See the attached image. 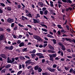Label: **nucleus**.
I'll return each instance as SVG.
<instances>
[{"label":"nucleus","mask_w":75,"mask_h":75,"mask_svg":"<svg viewBox=\"0 0 75 75\" xmlns=\"http://www.w3.org/2000/svg\"><path fill=\"white\" fill-rule=\"evenodd\" d=\"M52 41H53L54 44H57V40L55 39H52Z\"/></svg>","instance_id":"obj_18"},{"label":"nucleus","mask_w":75,"mask_h":75,"mask_svg":"<svg viewBox=\"0 0 75 75\" xmlns=\"http://www.w3.org/2000/svg\"><path fill=\"white\" fill-rule=\"evenodd\" d=\"M26 16H28V17H30L31 18H32L33 17H32V15L31 14L29 13L28 14H26Z\"/></svg>","instance_id":"obj_9"},{"label":"nucleus","mask_w":75,"mask_h":75,"mask_svg":"<svg viewBox=\"0 0 75 75\" xmlns=\"http://www.w3.org/2000/svg\"><path fill=\"white\" fill-rule=\"evenodd\" d=\"M36 55H37L38 56H40V55H42V53H37L36 54Z\"/></svg>","instance_id":"obj_27"},{"label":"nucleus","mask_w":75,"mask_h":75,"mask_svg":"<svg viewBox=\"0 0 75 75\" xmlns=\"http://www.w3.org/2000/svg\"><path fill=\"white\" fill-rule=\"evenodd\" d=\"M47 45V44H44L43 46V48H45V47Z\"/></svg>","instance_id":"obj_56"},{"label":"nucleus","mask_w":75,"mask_h":75,"mask_svg":"<svg viewBox=\"0 0 75 75\" xmlns=\"http://www.w3.org/2000/svg\"><path fill=\"white\" fill-rule=\"evenodd\" d=\"M57 26L59 28H60V29L62 28V27H61V25H57Z\"/></svg>","instance_id":"obj_32"},{"label":"nucleus","mask_w":75,"mask_h":75,"mask_svg":"<svg viewBox=\"0 0 75 75\" xmlns=\"http://www.w3.org/2000/svg\"><path fill=\"white\" fill-rule=\"evenodd\" d=\"M67 3L68 4L69 3L70 4H71L72 3V1H71V0H67Z\"/></svg>","instance_id":"obj_17"},{"label":"nucleus","mask_w":75,"mask_h":75,"mask_svg":"<svg viewBox=\"0 0 75 75\" xmlns=\"http://www.w3.org/2000/svg\"><path fill=\"white\" fill-rule=\"evenodd\" d=\"M59 45H60V46H61V47H63L64 46V45L63 44H62L60 42L59 43Z\"/></svg>","instance_id":"obj_28"},{"label":"nucleus","mask_w":75,"mask_h":75,"mask_svg":"<svg viewBox=\"0 0 75 75\" xmlns=\"http://www.w3.org/2000/svg\"><path fill=\"white\" fill-rule=\"evenodd\" d=\"M13 46H11L10 47L9 46V50H11H11H13Z\"/></svg>","instance_id":"obj_26"},{"label":"nucleus","mask_w":75,"mask_h":75,"mask_svg":"<svg viewBox=\"0 0 75 75\" xmlns=\"http://www.w3.org/2000/svg\"><path fill=\"white\" fill-rule=\"evenodd\" d=\"M22 68V67H21V64H20L19 66V69H21Z\"/></svg>","instance_id":"obj_55"},{"label":"nucleus","mask_w":75,"mask_h":75,"mask_svg":"<svg viewBox=\"0 0 75 75\" xmlns=\"http://www.w3.org/2000/svg\"><path fill=\"white\" fill-rule=\"evenodd\" d=\"M9 48H10V46H8V47L6 46L5 47V49L6 50H8H8H9Z\"/></svg>","instance_id":"obj_41"},{"label":"nucleus","mask_w":75,"mask_h":75,"mask_svg":"<svg viewBox=\"0 0 75 75\" xmlns=\"http://www.w3.org/2000/svg\"><path fill=\"white\" fill-rule=\"evenodd\" d=\"M49 47L50 50H54V47L51 46V45H49Z\"/></svg>","instance_id":"obj_13"},{"label":"nucleus","mask_w":75,"mask_h":75,"mask_svg":"<svg viewBox=\"0 0 75 75\" xmlns=\"http://www.w3.org/2000/svg\"><path fill=\"white\" fill-rule=\"evenodd\" d=\"M35 69V71H37V70H38V69L39 68V66H36L34 67Z\"/></svg>","instance_id":"obj_11"},{"label":"nucleus","mask_w":75,"mask_h":75,"mask_svg":"<svg viewBox=\"0 0 75 75\" xmlns=\"http://www.w3.org/2000/svg\"><path fill=\"white\" fill-rule=\"evenodd\" d=\"M35 17L36 18H40V14H37L36 15V16Z\"/></svg>","instance_id":"obj_21"},{"label":"nucleus","mask_w":75,"mask_h":75,"mask_svg":"<svg viewBox=\"0 0 75 75\" xmlns=\"http://www.w3.org/2000/svg\"><path fill=\"white\" fill-rule=\"evenodd\" d=\"M25 17H24L23 16H22V20H23V21H24L25 20V19H24V18Z\"/></svg>","instance_id":"obj_45"},{"label":"nucleus","mask_w":75,"mask_h":75,"mask_svg":"<svg viewBox=\"0 0 75 75\" xmlns=\"http://www.w3.org/2000/svg\"><path fill=\"white\" fill-rule=\"evenodd\" d=\"M42 30L43 31H44L45 32H48V30L46 29L42 28Z\"/></svg>","instance_id":"obj_20"},{"label":"nucleus","mask_w":75,"mask_h":75,"mask_svg":"<svg viewBox=\"0 0 75 75\" xmlns=\"http://www.w3.org/2000/svg\"><path fill=\"white\" fill-rule=\"evenodd\" d=\"M31 60L30 59H28L25 62V64H28V65L30 64H32L33 62H31Z\"/></svg>","instance_id":"obj_5"},{"label":"nucleus","mask_w":75,"mask_h":75,"mask_svg":"<svg viewBox=\"0 0 75 75\" xmlns=\"http://www.w3.org/2000/svg\"><path fill=\"white\" fill-rule=\"evenodd\" d=\"M47 52L49 53H51V52H52V53H54V51L51 50H47Z\"/></svg>","instance_id":"obj_15"},{"label":"nucleus","mask_w":75,"mask_h":75,"mask_svg":"<svg viewBox=\"0 0 75 75\" xmlns=\"http://www.w3.org/2000/svg\"><path fill=\"white\" fill-rule=\"evenodd\" d=\"M6 69H4L2 70V71L4 73H5V72H6V71H6Z\"/></svg>","instance_id":"obj_47"},{"label":"nucleus","mask_w":75,"mask_h":75,"mask_svg":"<svg viewBox=\"0 0 75 75\" xmlns=\"http://www.w3.org/2000/svg\"><path fill=\"white\" fill-rule=\"evenodd\" d=\"M42 75H51L49 73L47 72H45V73H42Z\"/></svg>","instance_id":"obj_10"},{"label":"nucleus","mask_w":75,"mask_h":75,"mask_svg":"<svg viewBox=\"0 0 75 75\" xmlns=\"http://www.w3.org/2000/svg\"><path fill=\"white\" fill-rule=\"evenodd\" d=\"M33 38L38 40V41H42V38H41L40 37L37 35H34Z\"/></svg>","instance_id":"obj_2"},{"label":"nucleus","mask_w":75,"mask_h":75,"mask_svg":"<svg viewBox=\"0 0 75 75\" xmlns=\"http://www.w3.org/2000/svg\"><path fill=\"white\" fill-rule=\"evenodd\" d=\"M23 37V36H22V35H19L18 36V38H21Z\"/></svg>","instance_id":"obj_50"},{"label":"nucleus","mask_w":75,"mask_h":75,"mask_svg":"<svg viewBox=\"0 0 75 75\" xmlns=\"http://www.w3.org/2000/svg\"><path fill=\"white\" fill-rule=\"evenodd\" d=\"M4 31V28H0V31Z\"/></svg>","instance_id":"obj_42"},{"label":"nucleus","mask_w":75,"mask_h":75,"mask_svg":"<svg viewBox=\"0 0 75 75\" xmlns=\"http://www.w3.org/2000/svg\"><path fill=\"white\" fill-rule=\"evenodd\" d=\"M62 50L63 51H65V47L64 46L63 47H62Z\"/></svg>","instance_id":"obj_34"},{"label":"nucleus","mask_w":75,"mask_h":75,"mask_svg":"<svg viewBox=\"0 0 75 75\" xmlns=\"http://www.w3.org/2000/svg\"><path fill=\"white\" fill-rule=\"evenodd\" d=\"M67 58H72V57L71 56H67Z\"/></svg>","instance_id":"obj_59"},{"label":"nucleus","mask_w":75,"mask_h":75,"mask_svg":"<svg viewBox=\"0 0 75 75\" xmlns=\"http://www.w3.org/2000/svg\"><path fill=\"white\" fill-rule=\"evenodd\" d=\"M44 14L45 15H47V14H48V11L47 10H45V12L44 13Z\"/></svg>","instance_id":"obj_31"},{"label":"nucleus","mask_w":75,"mask_h":75,"mask_svg":"<svg viewBox=\"0 0 75 75\" xmlns=\"http://www.w3.org/2000/svg\"><path fill=\"white\" fill-rule=\"evenodd\" d=\"M72 42H74V43H75V40L74 39H73L72 40Z\"/></svg>","instance_id":"obj_64"},{"label":"nucleus","mask_w":75,"mask_h":75,"mask_svg":"<svg viewBox=\"0 0 75 75\" xmlns=\"http://www.w3.org/2000/svg\"><path fill=\"white\" fill-rule=\"evenodd\" d=\"M66 27L67 28V30L69 31V27L68 25H67L66 26Z\"/></svg>","instance_id":"obj_25"},{"label":"nucleus","mask_w":75,"mask_h":75,"mask_svg":"<svg viewBox=\"0 0 75 75\" xmlns=\"http://www.w3.org/2000/svg\"><path fill=\"white\" fill-rule=\"evenodd\" d=\"M57 67V64H54L53 65V68H55Z\"/></svg>","instance_id":"obj_37"},{"label":"nucleus","mask_w":75,"mask_h":75,"mask_svg":"<svg viewBox=\"0 0 75 75\" xmlns=\"http://www.w3.org/2000/svg\"><path fill=\"white\" fill-rule=\"evenodd\" d=\"M18 25H19V26L21 27H24V26L23 25H21L20 23H18Z\"/></svg>","instance_id":"obj_36"},{"label":"nucleus","mask_w":75,"mask_h":75,"mask_svg":"<svg viewBox=\"0 0 75 75\" xmlns=\"http://www.w3.org/2000/svg\"><path fill=\"white\" fill-rule=\"evenodd\" d=\"M6 30L7 31L8 33V32H10V28L7 29Z\"/></svg>","instance_id":"obj_52"},{"label":"nucleus","mask_w":75,"mask_h":75,"mask_svg":"<svg viewBox=\"0 0 75 75\" xmlns=\"http://www.w3.org/2000/svg\"><path fill=\"white\" fill-rule=\"evenodd\" d=\"M73 71V69H71L69 70V73H71Z\"/></svg>","instance_id":"obj_49"},{"label":"nucleus","mask_w":75,"mask_h":75,"mask_svg":"<svg viewBox=\"0 0 75 75\" xmlns=\"http://www.w3.org/2000/svg\"><path fill=\"white\" fill-rule=\"evenodd\" d=\"M25 44H24V43L23 42H21L19 45V47H25Z\"/></svg>","instance_id":"obj_7"},{"label":"nucleus","mask_w":75,"mask_h":75,"mask_svg":"<svg viewBox=\"0 0 75 75\" xmlns=\"http://www.w3.org/2000/svg\"><path fill=\"white\" fill-rule=\"evenodd\" d=\"M3 37H4V35H1L0 37V41H2V40H3Z\"/></svg>","instance_id":"obj_12"},{"label":"nucleus","mask_w":75,"mask_h":75,"mask_svg":"<svg viewBox=\"0 0 75 75\" xmlns=\"http://www.w3.org/2000/svg\"><path fill=\"white\" fill-rule=\"evenodd\" d=\"M45 62V59H43L42 60V64H44V62Z\"/></svg>","instance_id":"obj_39"},{"label":"nucleus","mask_w":75,"mask_h":75,"mask_svg":"<svg viewBox=\"0 0 75 75\" xmlns=\"http://www.w3.org/2000/svg\"><path fill=\"white\" fill-rule=\"evenodd\" d=\"M58 3H59V5L62 4V2H61L59 1H58Z\"/></svg>","instance_id":"obj_48"},{"label":"nucleus","mask_w":75,"mask_h":75,"mask_svg":"<svg viewBox=\"0 0 75 75\" xmlns=\"http://www.w3.org/2000/svg\"><path fill=\"white\" fill-rule=\"evenodd\" d=\"M47 9L46 8L44 7L42 8V11H45V10Z\"/></svg>","instance_id":"obj_46"},{"label":"nucleus","mask_w":75,"mask_h":75,"mask_svg":"<svg viewBox=\"0 0 75 75\" xmlns=\"http://www.w3.org/2000/svg\"><path fill=\"white\" fill-rule=\"evenodd\" d=\"M31 55L32 58L35 57H36V55H35V54H31Z\"/></svg>","instance_id":"obj_35"},{"label":"nucleus","mask_w":75,"mask_h":75,"mask_svg":"<svg viewBox=\"0 0 75 75\" xmlns=\"http://www.w3.org/2000/svg\"><path fill=\"white\" fill-rule=\"evenodd\" d=\"M15 25V24L14 23H13L11 24V27H14Z\"/></svg>","instance_id":"obj_33"},{"label":"nucleus","mask_w":75,"mask_h":75,"mask_svg":"<svg viewBox=\"0 0 75 75\" xmlns=\"http://www.w3.org/2000/svg\"><path fill=\"white\" fill-rule=\"evenodd\" d=\"M1 57H4V56H5V54H1Z\"/></svg>","instance_id":"obj_61"},{"label":"nucleus","mask_w":75,"mask_h":75,"mask_svg":"<svg viewBox=\"0 0 75 75\" xmlns=\"http://www.w3.org/2000/svg\"><path fill=\"white\" fill-rule=\"evenodd\" d=\"M40 14L41 15H42L43 14V11H40Z\"/></svg>","instance_id":"obj_57"},{"label":"nucleus","mask_w":75,"mask_h":75,"mask_svg":"<svg viewBox=\"0 0 75 75\" xmlns=\"http://www.w3.org/2000/svg\"><path fill=\"white\" fill-rule=\"evenodd\" d=\"M13 30L16 31L17 30V27L15 26L13 29Z\"/></svg>","instance_id":"obj_38"},{"label":"nucleus","mask_w":75,"mask_h":75,"mask_svg":"<svg viewBox=\"0 0 75 75\" xmlns=\"http://www.w3.org/2000/svg\"><path fill=\"white\" fill-rule=\"evenodd\" d=\"M0 4L3 7H5V5L3 3H1Z\"/></svg>","instance_id":"obj_40"},{"label":"nucleus","mask_w":75,"mask_h":75,"mask_svg":"<svg viewBox=\"0 0 75 75\" xmlns=\"http://www.w3.org/2000/svg\"><path fill=\"white\" fill-rule=\"evenodd\" d=\"M47 69L51 72H55V69H54L50 67H47Z\"/></svg>","instance_id":"obj_3"},{"label":"nucleus","mask_w":75,"mask_h":75,"mask_svg":"<svg viewBox=\"0 0 75 75\" xmlns=\"http://www.w3.org/2000/svg\"><path fill=\"white\" fill-rule=\"evenodd\" d=\"M42 71V69H41V67H39L38 69V71L39 72H41Z\"/></svg>","instance_id":"obj_19"},{"label":"nucleus","mask_w":75,"mask_h":75,"mask_svg":"<svg viewBox=\"0 0 75 75\" xmlns=\"http://www.w3.org/2000/svg\"><path fill=\"white\" fill-rule=\"evenodd\" d=\"M25 57L26 58H27V59H30V58L27 55H25Z\"/></svg>","instance_id":"obj_44"},{"label":"nucleus","mask_w":75,"mask_h":75,"mask_svg":"<svg viewBox=\"0 0 75 75\" xmlns=\"http://www.w3.org/2000/svg\"><path fill=\"white\" fill-rule=\"evenodd\" d=\"M23 72V71H20L18 72L17 73L18 75H20V74H21L22 72Z\"/></svg>","instance_id":"obj_24"},{"label":"nucleus","mask_w":75,"mask_h":75,"mask_svg":"<svg viewBox=\"0 0 75 75\" xmlns=\"http://www.w3.org/2000/svg\"><path fill=\"white\" fill-rule=\"evenodd\" d=\"M14 61H15V59L14 58H12L11 59H10L9 57H8L7 58V63H13L14 62Z\"/></svg>","instance_id":"obj_1"},{"label":"nucleus","mask_w":75,"mask_h":75,"mask_svg":"<svg viewBox=\"0 0 75 75\" xmlns=\"http://www.w3.org/2000/svg\"><path fill=\"white\" fill-rule=\"evenodd\" d=\"M21 43V41L20 40H18L17 43L18 44H20Z\"/></svg>","instance_id":"obj_62"},{"label":"nucleus","mask_w":75,"mask_h":75,"mask_svg":"<svg viewBox=\"0 0 75 75\" xmlns=\"http://www.w3.org/2000/svg\"><path fill=\"white\" fill-rule=\"evenodd\" d=\"M18 8H21V5H18Z\"/></svg>","instance_id":"obj_63"},{"label":"nucleus","mask_w":75,"mask_h":75,"mask_svg":"<svg viewBox=\"0 0 75 75\" xmlns=\"http://www.w3.org/2000/svg\"><path fill=\"white\" fill-rule=\"evenodd\" d=\"M7 9L8 11H11V7H8L7 8Z\"/></svg>","instance_id":"obj_23"},{"label":"nucleus","mask_w":75,"mask_h":75,"mask_svg":"<svg viewBox=\"0 0 75 75\" xmlns=\"http://www.w3.org/2000/svg\"><path fill=\"white\" fill-rule=\"evenodd\" d=\"M38 4H40L41 7H43V4L42 2H39L38 3Z\"/></svg>","instance_id":"obj_14"},{"label":"nucleus","mask_w":75,"mask_h":75,"mask_svg":"<svg viewBox=\"0 0 75 75\" xmlns=\"http://www.w3.org/2000/svg\"><path fill=\"white\" fill-rule=\"evenodd\" d=\"M39 58L40 59L41 58H44V56L42 55H41L39 57Z\"/></svg>","instance_id":"obj_29"},{"label":"nucleus","mask_w":75,"mask_h":75,"mask_svg":"<svg viewBox=\"0 0 75 75\" xmlns=\"http://www.w3.org/2000/svg\"><path fill=\"white\" fill-rule=\"evenodd\" d=\"M7 21V22L9 23H13L14 21V19L13 18H9L8 19Z\"/></svg>","instance_id":"obj_4"},{"label":"nucleus","mask_w":75,"mask_h":75,"mask_svg":"<svg viewBox=\"0 0 75 75\" xmlns=\"http://www.w3.org/2000/svg\"><path fill=\"white\" fill-rule=\"evenodd\" d=\"M33 22L34 23H38L40 22V20L39 19H35L34 18H33Z\"/></svg>","instance_id":"obj_6"},{"label":"nucleus","mask_w":75,"mask_h":75,"mask_svg":"<svg viewBox=\"0 0 75 75\" xmlns=\"http://www.w3.org/2000/svg\"><path fill=\"white\" fill-rule=\"evenodd\" d=\"M16 51L17 52H20V51L19 50V49H17L16 50Z\"/></svg>","instance_id":"obj_43"},{"label":"nucleus","mask_w":75,"mask_h":75,"mask_svg":"<svg viewBox=\"0 0 75 75\" xmlns=\"http://www.w3.org/2000/svg\"><path fill=\"white\" fill-rule=\"evenodd\" d=\"M65 40L67 41H70V42H71V39H68L67 38H65Z\"/></svg>","instance_id":"obj_16"},{"label":"nucleus","mask_w":75,"mask_h":75,"mask_svg":"<svg viewBox=\"0 0 75 75\" xmlns=\"http://www.w3.org/2000/svg\"><path fill=\"white\" fill-rule=\"evenodd\" d=\"M49 57H50V60L52 61H54V58H53L52 56L50 55H49Z\"/></svg>","instance_id":"obj_8"},{"label":"nucleus","mask_w":75,"mask_h":75,"mask_svg":"<svg viewBox=\"0 0 75 75\" xmlns=\"http://www.w3.org/2000/svg\"><path fill=\"white\" fill-rule=\"evenodd\" d=\"M56 55L57 54H56V53H55V54H52L51 55L52 56V57L53 58H55V57H56Z\"/></svg>","instance_id":"obj_30"},{"label":"nucleus","mask_w":75,"mask_h":75,"mask_svg":"<svg viewBox=\"0 0 75 75\" xmlns=\"http://www.w3.org/2000/svg\"><path fill=\"white\" fill-rule=\"evenodd\" d=\"M61 55H62V57L63 56V55H64V53H63V51H62L61 52Z\"/></svg>","instance_id":"obj_54"},{"label":"nucleus","mask_w":75,"mask_h":75,"mask_svg":"<svg viewBox=\"0 0 75 75\" xmlns=\"http://www.w3.org/2000/svg\"><path fill=\"white\" fill-rule=\"evenodd\" d=\"M65 10V9H62V13H64V11Z\"/></svg>","instance_id":"obj_58"},{"label":"nucleus","mask_w":75,"mask_h":75,"mask_svg":"<svg viewBox=\"0 0 75 75\" xmlns=\"http://www.w3.org/2000/svg\"><path fill=\"white\" fill-rule=\"evenodd\" d=\"M62 1L64 3H67V0H62Z\"/></svg>","instance_id":"obj_53"},{"label":"nucleus","mask_w":75,"mask_h":75,"mask_svg":"<svg viewBox=\"0 0 75 75\" xmlns=\"http://www.w3.org/2000/svg\"><path fill=\"white\" fill-rule=\"evenodd\" d=\"M27 50V48H25L23 50V51L24 52V51H25Z\"/></svg>","instance_id":"obj_51"},{"label":"nucleus","mask_w":75,"mask_h":75,"mask_svg":"<svg viewBox=\"0 0 75 75\" xmlns=\"http://www.w3.org/2000/svg\"><path fill=\"white\" fill-rule=\"evenodd\" d=\"M67 51L68 52H71V49H67Z\"/></svg>","instance_id":"obj_60"},{"label":"nucleus","mask_w":75,"mask_h":75,"mask_svg":"<svg viewBox=\"0 0 75 75\" xmlns=\"http://www.w3.org/2000/svg\"><path fill=\"white\" fill-rule=\"evenodd\" d=\"M19 58L20 59H21L22 60H24V59H25V57L21 56L19 57Z\"/></svg>","instance_id":"obj_22"}]
</instances>
